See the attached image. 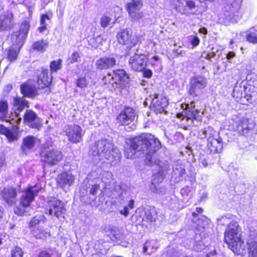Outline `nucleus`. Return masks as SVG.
I'll return each mask as SVG.
<instances>
[{"label": "nucleus", "instance_id": "obj_1", "mask_svg": "<svg viewBox=\"0 0 257 257\" xmlns=\"http://www.w3.org/2000/svg\"><path fill=\"white\" fill-rule=\"evenodd\" d=\"M161 147L159 140L149 134H143L128 140L124 147V156L127 159H133L140 156L142 153L146 154V164L148 165H156L158 172L154 175L152 184L163 181L168 170V164L158 160L154 154Z\"/></svg>", "mask_w": 257, "mask_h": 257}, {"label": "nucleus", "instance_id": "obj_2", "mask_svg": "<svg viewBox=\"0 0 257 257\" xmlns=\"http://www.w3.org/2000/svg\"><path fill=\"white\" fill-rule=\"evenodd\" d=\"M89 154L96 162L106 160L113 162L120 157L119 150L111 142L105 139L98 141L92 145Z\"/></svg>", "mask_w": 257, "mask_h": 257}, {"label": "nucleus", "instance_id": "obj_3", "mask_svg": "<svg viewBox=\"0 0 257 257\" xmlns=\"http://www.w3.org/2000/svg\"><path fill=\"white\" fill-rule=\"evenodd\" d=\"M224 239L234 253H246L245 244L241 238V228L236 222L231 221L228 225L224 233Z\"/></svg>", "mask_w": 257, "mask_h": 257}, {"label": "nucleus", "instance_id": "obj_4", "mask_svg": "<svg viewBox=\"0 0 257 257\" xmlns=\"http://www.w3.org/2000/svg\"><path fill=\"white\" fill-rule=\"evenodd\" d=\"M40 190L37 185H35L29 187L26 191L23 192L19 205L16 206L14 209L15 213L20 216L23 215L26 208L30 205L34 199L35 195Z\"/></svg>", "mask_w": 257, "mask_h": 257}, {"label": "nucleus", "instance_id": "obj_5", "mask_svg": "<svg viewBox=\"0 0 257 257\" xmlns=\"http://www.w3.org/2000/svg\"><path fill=\"white\" fill-rule=\"evenodd\" d=\"M143 6L142 0H131L126 4L125 9L132 21L138 22L145 21L144 14L141 11Z\"/></svg>", "mask_w": 257, "mask_h": 257}, {"label": "nucleus", "instance_id": "obj_6", "mask_svg": "<svg viewBox=\"0 0 257 257\" xmlns=\"http://www.w3.org/2000/svg\"><path fill=\"white\" fill-rule=\"evenodd\" d=\"M212 131L211 127L203 131L204 137H208L207 147L211 154L220 153L223 149L222 139L218 136H215L210 133Z\"/></svg>", "mask_w": 257, "mask_h": 257}, {"label": "nucleus", "instance_id": "obj_7", "mask_svg": "<svg viewBox=\"0 0 257 257\" xmlns=\"http://www.w3.org/2000/svg\"><path fill=\"white\" fill-rule=\"evenodd\" d=\"M207 80L205 77L198 75L191 79L188 93L189 95L195 97L201 93L202 90L207 86Z\"/></svg>", "mask_w": 257, "mask_h": 257}, {"label": "nucleus", "instance_id": "obj_8", "mask_svg": "<svg viewBox=\"0 0 257 257\" xmlns=\"http://www.w3.org/2000/svg\"><path fill=\"white\" fill-rule=\"evenodd\" d=\"M255 125L254 120L247 116H242L235 122L237 132L243 136H247L252 134Z\"/></svg>", "mask_w": 257, "mask_h": 257}, {"label": "nucleus", "instance_id": "obj_9", "mask_svg": "<svg viewBox=\"0 0 257 257\" xmlns=\"http://www.w3.org/2000/svg\"><path fill=\"white\" fill-rule=\"evenodd\" d=\"M136 116L135 110L130 107H125L117 117L118 122L121 125H128L133 123L130 127L132 130L135 129V118Z\"/></svg>", "mask_w": 257, "mask_h": 257}, {"label": "nucleus", "instance_id": "obj_10", "mask_svg": "<svg viewBox=\"0 0 257 257\" xmlns=\"http://www.w3.org/2000/svg\"><path fill=\"white\" fill-rule=\"evenodd\" d=\"M104 80L106 81L109 80V83L111 84L112 87L115 88L117 87L118 85H120L121 83L127 82L128 77L124 70L118 69L114 70L112 75L108 74L104 77Z\"/></svg>", "mask_w": 257, "mask_h": 257}, {"label": "nucleus", "instance_id": "obj_11", "mask_svg": "<svg viewBox=\"0 0 257 257\" xmlns=\"http://www.w3.org/2000/svg\"><path fill=\"white\" fill-rule=\"evenodd\" d=\"M65 133L68 140L73 143H78L81 141L84 134L81 127L76 124L66 126Z\"/></svg>", "mask_w": 257, "mask_h": 257}, {"label": "nucleus", "instance_id": "obj_12", "mask_svg": "<svg viewBox=\"0 0 257 257\" xmlns=\"http://www.w3.org/2000/svg\"><path fill=\"white\" fill-rule=\"evenodd\" d=\"M146 57L144 54L136 53L130 58L128 61L131 68L136 71H141L144 70L146 66Z\"/></svg>", "mask_w": 257, "mask_h": 257}, {"label": "nucleus", "instance_id": "obj_13", "mask_svg": "<svg viewBox=\"0 0 257 257\" xmlns=\"http://www.w3.org/2000/svg\"><path fill=\"white\" fill-rule=\"evenodd\" d=\"M117 39L118 42L122 45H128V47L132 48L135 46L138 40L132 39V32L131 30L127 29H121L117 34Z\"/></svg>", "mask_w": 257, "mask_h": 257}, {"label": "nucleus", "instance_id": "obj_14", "mask_svg": "<svg viewBox=\"0 0 257 257\" xmlns=\"http://www.w3.org/2000/svg\"><path fill=\"white\" fill-rule=\"evenodd\" d=\"M168 105V101L166 97L155 94L153 98L150 107L156 114L161 113L165 111V108Z\"/></svg>", "mask_w": 257, "mask_h": 257}, {"label": "nucleus", "instance_id": "obj_15", "mask_svg": "<svg viewBox=\"0 0 257 257\" xmlns=\"http://www.w3.org/2000/svg\"><path fill=\"white\" fill-rule=\"evenodd\" d=\"M156 213L154 209L145 208L142 209L139 211L137 212L136 218L138 224H144V222H150L154 221L156 219Z\"/></svg>", "mask_w": 257, "mask_h": 257}, {"label": "nucleus", "instance_id": "obj_16", "mask_svg": "<svg viewBox=\"0 0 257 257\" xmlns=\"http://www.w3.org/2000/svg\"><path fill=\"white\" fill-rule=\"evenodd\" d=\"M21 120V118H18L16 120L17 125H13L11 130H9L4 125L0 124V133L6 136L10 142H12L18 140L19 126L18 124L20 123Z\"/></svg>", "mask_w": 257, "mask_h": 257}, {"label": "nucleus", "instance_id": "obj_17", "mask_svg": "<svg viewBox=\"0 0 257 257\" xmlns=\"http://www.w3.org/2000/svg\"><path fill=\"white\" fill-rule=\"evenodd\" d=\"M116 63V59L112 57H103L96 61L95 63L97 69L106 70L112 68Z\"/></svg>", "mask_w": 257, "mask_h": 257}, {"label": "nucleus", "instance_id": "obj_18", "mask_svg": "<svg viewBox=\"0 0 257 257\" xmlns=\"http://www.w3.org/2000/svg\"><path fill=\"white\" fill-rule=\"evenodd\" d=\"M1 196L5 202L9 205L12 206L16 203L17 191L13 187L4 188L1 191Z\"/></svg>", "mask_w": 257, "mask_h": 257}, {"label": "nucleus", "instance_id": "obj_19", "mask_svg": "<svg viewBox=\"0 0 257 257\" xmlns=\"http://www.w3.org/2000/svg\"><path fill=\"white\" fill-rule=\"evenodd\" d=\"M24 120L31 127L39 130L42 125V121L32 110H27Z\"/></svg>", "mask_w": 257, "mask_h": 257}, {"label": "nucleus", "instance_id": "obj_20", "mask_svg": "<svg viewBox=\"0 0 257 257\" xmlns=\"http://www.w3.org/2000/svg\"><path fill=\"white\" fill-rule=\"evenodd\" d=\"M37 142V139L33 136H28L24 137L22 140L21 149L25 154H27L32 150Z\"/></svg>", "mask_w": 257, "mask_h": 257}, {"label": "nucleus", "instance_id": "obj_21", "mask_svg": "<svg viewBox=\"0 0 257 257\" xmlns=\"http://www.w3.org/2000/svg\"><path fill=\"white\" fill-rule=\"evenodd\" d=\"M56 180L60 187L64 189L69 187L73 184L74 178L71 174L64 172L58 175Z\"/></svg>", "mask_w": 257, "mask_h": 257}, {"label": "nucleus", "instance_id": "obj_22", "mask_svg": "<svg viewBox=\"0 0 257 257\" xmlns=\"http://www.w3.org/2000/svg\"><path fill=\"white\" fill-rule=\"evenodd\" d=\"M53 206L52 209H49V215L54 214V215L58 218L63 217V215L66 212V209L64 208V204L60 200H57L52 203L51 206ZM49 206L50 204H49Z\"/></svg>", "mask_w": 257, "mask_h": 257}, {"label": "nucleus", "instance_id": "obj_23", "mask_svg": "<svg viewBox=\"0 0 257 257\" xmlns=\"http://www.w3.org/2000/svg\"><path fill=\"white\" fill-rule=\"evenodd\" d=\"M1 24L3 31L10 30L14 26V15L11 12L0 16Z\"/></svg>", "mask_w": 257, "mask_h": 257}, {"label": "nucleus", "instance_id": "obj_24", "mask_svg": "<svg viewBox=\"0 0 257 257\" xmlns=\"http://www.w3.org/2000/svg\"><path fill=\"white\" fill-rule=\"evenodd\" d=\"M159 244L156 240H148L145 242L142 248V253L144 255H151L159 248Z\"/></svg>", "mask_w": 257, "mask_h": 257}, {"label": "nucleus", "instance_id": "obj_25", "mask_svg": "<svg viewBox=\"0 0 257 257\" xmlns=\"http://www.w3.org/2000/svg\"><path fill=\"white\" fill-rule=\"evenodd\" d=\"M246 245H247L248 257H257V236L251 234Z\"/></svg>", "mask_w": 257, "mask_h": 257}, {"label": "nucleus", "instance_id": "obj_26", "mask_svg": "<svg viewBox=\"0 0 257 257\" xmlns=\"http://www.w3.org/2000/svg\"><path fill=\"white\" fill-rule=\"evenodd\" d=\"M185 169L182 165L176 164L174 165L173 170V174L171 177V181L175 183H178L183 179V175L185 174Z\"/></svg>", "mask_w": 257, "mask_h": 257}, {"label": "nucleus", "instance_id": "obj_27", "mask_svg": "<svg viewBox=\"0 0 257 257\" xmlns=\"http://www.w3.org/2000/svg\"><path fill=\"white\" fill-rule=\"evenodd\" d=\"M186 109L188 110L187 116L188 118L190 119H194L197 120H200L201 116L199 115L200 112L197 109H195L194 102L192 101L190 104H185Z\"/></svg>", "mask_w": 257, "mask_h": 257}, {"label": "nucleus", "instance_id": "obj_28", "mask_svg": "<svg viewBox=\"0 0 257 257\" xmlns=\"http://www.w3.org/2000/svg\"><path fill=\"white\" fill-rule=\"evenodd\" d=\"M245 86L244 85L241 86V84H238L237 82L234 87L232 96L237 101H238V99H241L243 97H245Z\"/></svg>", "mask_w": 257, "mask_h": 257}, {"label": "nucleus", "instance_id": "obj_29", "mask_svg": "<svg viewBox=\"0 0 257 257\" xmlns=\"http://www.w3.org/2000/svg\"><path fill=\"white\" fill-rule=\"evenodd\" d=\"M62 158L61 152L57 150H52L49 152V166L57 165Z\"/></svg>", "mask_w": 257, "mask_h": 257}, {"label": "nucleus", "instance_id": "obj_30", "mask_svg": "<svg viewBox=\"0 0 257 257\" xmlns=\"http://www.w3.org/2000/svg\"><path fill=\"white\" fill-rule=\"evenodd\" d=\"M48 70L45 69L42 71L40 74L38 79V84L39 88H44L48 86Z\"/></svg>", "mask_w": 257, "mask_h": 257}, {"label": "nucleus", "instance_id": "obj_31", "mask_svg": "<svg viewBox=\"0 0 257 257\" xmlns=\"http://www.w3.org/2000/svg\"><path fill=\"white\" fill-rule=\"evenodd\" d=\"M23 34V33L17 31L15 32L12 36V39L14 43H15L18 47L21 48L23 46L24 41L27 36H25V37H23V38H22Z\"/></svg>", "mask_w": 257, "mask_h": 257}, {"label": "nucleus", "instance_id": "obj_32", "mask_svg": "<svg viewBox=\"0 0 257 257\" xmlns=\"http://www.w3.org/2000/svg\"><path fill=\"white\" fill-rule=\"evenodd\" d=\"M246 40L252 44H257V30L250 29L247 31Z\"/></svg>", "mask_w": 257, "mask_h": 257}, {"label": "nucleus", "instance_id": "obj_33", "mask_svg": "<svg viewBox=\"0 0 257 257\" xmlns=\"http://www.w3.org/2000/svg\"><path fill=\"white\" fill-rule=\"evenodd\" d=\"M208 245H206L204 242L201 240L195 241L194 242L193 246V249L196 251H201L203 250H206L207 255H208Z\"/></svg>", "mask_w": 257, "mask_h": 257}, {"label": "nucleus", "instance_id": "obj_34", "mask_svg": "<svg viewBox=\"0 0 257 257\" xmlns=\"http://www.w3.org/2000/svg\"><path fill=\"white\" fill-rule=\"evenodd\" d=\"M22 93L25 96H31L33 95L35 92L34 88L28 84H23L21 86Z\"/></svg>", "mask_w": 257, "mask_h": 257}, {"label": "nucleus", "instance_id": "obj_35", "mask_svg": "<svg viewBox=\"0 0 257 257\" xmlns=\"http://www.w3.org/2000/svg\"><path fill=\"white\" fill-rule=\"evenodd\" d=\"M14 105L17 108L22 110L27 104V102L23 98L17 97L14 99Z\"/></svg>", "mask_w": 257, "mask_h": 257}, {"label": "nucleus", "instance_id": "obj_36", "mask_svg": "<svg viewBox=\"0 0 257 257\" xmlns=\"http://www.w3.org/2000/svg\"><path fill=\"white\" fill-rule=\"evenodd\" d=\"M62 60L60 59H58L56 61H52L50 65V70L51 73L57 72L58 70H60L62 68Z\"/></svg>", "mask_w": 257, "mask_h": 257}, {"label": "nucleus", "instance_id": "obj_37", "mask_svg": "<svg viewBox=\"0 0 257 257\" xmlns=\"http://www.w3.org/2000/svg\"><path fill=\"white\" fill-rule=\"evenodd\" d=\"M17 48L18 49V50L15 49L14 48H11L9 50L8 58V59L11 61H15L17 58L18 54L21 48L18 47L17 46Z\"/></svg>", "mask_w": 257, "mask_h": 257}, {"label": "nucleus", "instance_id": "obj_38", "mask_svg": "<svg viewBox=\"0 0 257 257\" xmlns=\"http://www.w3.org/2000/svg\"><path fill=\"white\" fill-rule=\"evenodd\" d=\"M23 254L22 249L18 246H15L11 250V257H23Z\"/></svg>", "mask_w": 257, "mask_h": 257}, {"label": "nucleus", "instance_id": "obj_39", "mask_svg": "<svg viewBox=\"0 0 257 257\" xmlns=\"http://www.w3.org/2000/svg\"><path fill=\"white\" fill-rule=\"evenodd\" d=\"M30 27V25L29 23L26 21H25L22 23L20 26V30L19 31V32H21V33H23L22 38H23V37H25V36H27Z\"/></svg>", "mask_w": 257, "mask_h": 257}, {"label": "nucleus", "instance_id": "obj_40", "mask_svg": "<svg viewBox=\"0 0 257 257\" xmlns=\"http://www.w3.org/2000/svg\"><path fill=\"white\" fill-rule=\"evenodd\" d=\"M47 47V43L43 40L37 41L33 44V48L39 51L45 50Z\"/></svg>", "mask_w": 257, "mask_h": 257}, {"label": "nucleus", "instance_id": "obj_41", "mask_svg": "<svg viewBox=\"0 0 257 257\" xmlns=\"http://www.w3.org/2000/svg\"><path fill=\"white\" fill-rule=\"evenodd\" d=\"M46 218L43 215L36 216L33 218L30 221L29 224L30 226H34L40 223L41 222H44Z\"/></svg>", "mask_w": 257, "mask_h": 257}, {"label": "nucleus", "instance_id": "obj_42", "mask_svg": "<svg viewBox=\"0 0 257 257\" xmlns=\"http://www.w3.org/2000/svg\"><path fill=\"white\" fill-rule=\"evenodd\" d=\"M149 63L153 67H160L162 64L160 57L158 56H155L151 58L150 60Z\"/></svg>", "mask_w": 257, "mask_h": 257}, {"label": "nucleus", "instance_id": "obj_43", "mask_svg": "<svg viewBox=\"0 0 257 257\" xmlns=\"http://www.w3.org/2000/svg\"><path fill=\"white\" fill-rule=\"evenodd\" d=\"M48 19V16L47 14L42 15L40 20L41 26L39 27L38 30L40 32H42L46 30L47 27L46 25L45 20Z\"/></svg>", "mask_w": 257, "mask_h": 257}, {"label": "nucleus", "instance_id": "obj_44", "mask_svg": "<svg viewBox=\"0 0 257 257\" xmlns=\"http://www.w3.org/2000/svg\"><path fill=\"white\" fill-rule=\"evenodd\" d=\"M8 103L7 101H0V113L5 115L8 113Z\"/></svg>", "mask_w": 257, "mask_h": 257}, {"label": "nucleus", "instance_id": "obj_45", "mask_svg": "<svg viewBox=\"0 0 257 257\" xmlns=\"http://www.w3.org/2000/svg\"><path fill=\"white\" fill-rule=\"evenodd\" d=\"M247 83L249 86H252L257 88V78L255 77H251L248 75L246 77Z\"/></svg>", "mask_w": 257, "mask_h": 257}, {"label": "nucleus", "instance_id": "obj_46", "mask_svg": "<svg viewBox=\"0 0 257 257\" xmlns=\"http://www.w3.org/2000/svg\"><path fill=\"white\" fill-rule=\"evenodd\" d=\"M111 18L109 17L104 16L100 19V24L102 28H105L110 24Z\"/></svg>", "mask_w": 257, "mask_h": 257}, {"label": "nucleus", "instance_id": "obj_47", "mask_svg": "<svg viewBox=\"0 0 257 257\" xmlns=\"http://www.w3.org/2000/svg\"><path fill=\"white\" fill-rule=\"evenodd\" d=\"M76 86L81 88H85L87 86V82L85 78L80 77L76 82Z\"/></svg>", "mask_w": 257, "mask_h": 257}, {"label": "nucleus", "instance_id": "obj_48", "mask_svg": "<svg viewBox=\"0 0 257 257\" xmlns=\"http://www.w3.org/2000/svg\"><path fill=\"white\" fill-rule=\"evenodd\" d=\"M41 160L44 162L48 161V151L47 148L44 147L40 152Z\"/></svg>", "mask_w": 257, "mask_h": 257}, {"label": "nucleus", "instance_id": "obj_49", "mask_svg": "<svg viewBox=\"0 0 257 257\" xmlns=\"http://www.w3.org/2000/svg\"><path fill=\"white\" fill-rule=\"evenodd\" d=\"M115 190L112 192V198H119L121 197L122 191L119 186H117L115 188Z\"/></svg>", "mask_w": 257, "mask_h": 257}, {"label": "nucleus", "instance_id": "obj_50", "mask_svg": "<svg viewBox=\"0 0 257 257\" xmlns=\"http://www.w3.org/2000/svg\"><path fill=\"white\" fill-rule=\"evenodd\" d=\"M79 58V55L78 53L77 52H74L69 57L68 61H69V63L72 64L74 62H77Z\"/></svg>", "mask_w": 257, "mask_h": 257}, {"label": "nucleus", "instance_id": "obj_51", "mask_svg": "<svg viewBox=\"0 0 257 257\" xmlns=\"http://www.w3.org/2000/svg\"><path fill=\"white\" fill-rule=\"evenodd\" d=\"M102 40V38L100 36H98L96 38H93L92 39H91V45L94 47H97L98 44L101 43Z\"/></svg>", "mask_w": 257, "mask_h": 257}, {"label": "nucleus", "instance_id": "obj_52", "mask_svg": "<svg viewBox=\"0 0 257 257\" xmlns=\"http://www.w3.org/2000/svg\"><path fill=\"white\" fill-rule=\"evenodd\" d=\"M218 49L215 47H213L211 49V52H209L206 54V58L208 60H210L211 58L214 57L216 55V52H217Z\"/></svg>", "mask_w": 257, "mask_h": 257}, {"label": "nucleus", "instance_id": "obj_53", "mask_svg": "<svg viewBox=\"0 0 257 257\" xmlns=\"http://www.w3.org/2000/svg\"><path fill=\"white\" fill-rule=\"evenodd\" d=\"M191 43L194 46H198L200 43V39L197 36H191Z\"/></svg>", "mask_w": 257, "mask_h": 257}, {"label": "nucleus", "instance_id": "obj_54", "mask_svg": "<svg viewBox=\"0 0 257 257\" xmlns=\"http://www.w3.org/2000/svg\"><path fill=\"white\" fill-rule=\"evenodd\" d=\"M119 212L121 215H123L125 217H127L129 214L128 206H124L123 209L119 210Z\"/></svg>", "mask_w": 257, "mask_h": 257}, {"label": "nucleus", "instance_id": "obj_55", "mask_svg": "<svg viewBox=\"0 0 257 257\" xmlns=\"http://www.w3.org/2000/svg\"><path fill=\"white\" fill-rule=\"evenodd\" d=\"M186 7L188 8L189 10H192L195 8L196 5L192 1H187L186 2Z\"/></svg>", "mask_w": 257, "mask_h": 257}, {"label": "nucleus", "instance_id": "obj_56", "mask_svg": "<svg viewBox=\"0 0 257 257\" xmlns=\"http://www.w3.org/2000/svg\"><path fill=\"white\" fill-rule=\"evenodd\" d=\"M99 189V186L98 184H94L92 186L89 190V193L94 195L96 194L97 190Z\"/></svg>", "mask_w": 257, "mask_h": 257}, {"label": "nucleus", "instance_id": "obj_57", "mask_svg": "<svg viewBox=\"0 0 257 257\" xmlns=\"http://www.w3.org/2000/svg\"><path fill=\"white\" fill-rule=\"evenodd\" d=\"M112 174L111 173L109 172H107L105 173V176H103L101 178V180H102V181L106 184H107V183H109V181L108 182H107L106 179V178H109L110 180L111 179V177H112Z\"/></svg>", "mask_w": 257, "mask_h": 257}, {"label": "nucleus", "instance_id": "obj_58", "mask_svg": "<svg viewBox=\"0 0 257 257\" xmlns=\"http://www.w3.org/2000/svg\"><path fill=\"white\" fill-rule=\"evenodd\" d=\"M143 75L145 77L151 78L153 75L152 71L150 69H144Z\"/></svg>", "mask_w": 257, "mask_h": 257}, {"label": "nucleus", "instance_id": "obj_59", "mask_svg": "<svg viewBox=\"0 0 257 257\" xmlns=\"http://www.w3.org/2000/svg\"><path fill=\"white\" fill-rule=\"evenodd\" d=\"M135 205V201L134 200H131L128 202V204L127 206H128V208L133 209L134 208Z\"/></svg>", "mask_w": 257, "mask_h": 257}, {"label": "nucleus", "instance_id": "obj_60", "mask_svg": "<svg viewBox=\"0 0 257 257\" xmlns=\"http://www.w3.org/2000/svg\"><path fill=\"white\" fill-rule=\"evenodd\" d=\"M235 56V53L233 52H229L226 56L227 59L229 60L233 58Z\"/></svg>", "mask_w": 257, "mask_h": 257}, {"label": "nucleus", "instance_id": "obj_61", "mask_svg": "<svg viewBox=\"0 0 257 257\" xmlns=\"http://www.w3.org/2000/svg\"><path fill=\"white\" fill-rule=\"evenodd\" d=\"M198 31L200 33L203 34L204 35H206L207 34V30L204 27L201 28L200 29H199Z\"/></svg>", "mask_w": 257, "mask_h": 257}, {"label": "nucleus", "instance_id": "obj_62", "mask_svg": "<svg viewBox=\"0 0 257 257\" xmlns=\"http://www.w3.org/2000/svg\"><path fill=\"white\" fill-rule=\"evenodd\" d=\"M12 89V85L11 84H8L6 86L5 91L9 92Z\"/></svg>", "mask_w": 257, "mask_h": 257}, {"label": "nucleus", "instance_id": "obj_63", "mask_svg": "<svg viewBox=\"0 0 257 257\" xmlns=\"http://www.w3.org/2000/svg\"><path fill=\"white\" fill-rule=\"evenodd\" d=\"M201 164H202V165L206 167L208 165V161L206 159H202L201 160Z\"/></svg>", "mask_w": 257, "mask_h": 257}, {"label": "nucleus", "instance_id": "obj_64", "mask_svg": "<svg viewBox=\"0 0 257 257\" xmlns=\"http://www.w3.org/2000/svg\"><path fill=\"white\" fill-rule=\"evenodd\" d=\"M39 257H48V254L46 252H42L39 254Z\"/></svg>", "mask_w": 257, "mask_h": 257}]
</instances>
